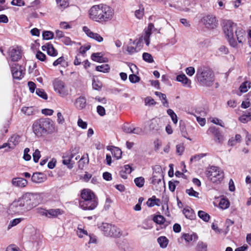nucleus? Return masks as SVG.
<instances>
[{"label":"nucleus","mask_w":251,"mask_h":251,"mask_svg":"<svg viewBox=\"0 0 251 251\" xmlns=\"http://www.w3.org/2000/svg\"><path fill=\"white\" fill-rule=\"evenodd\" d=\"M157 242L161 248H166L169 243V240L165 236H160L157 238Z\"/></svg>","instance_id":"27"},{"label":"nucleus","mask_w":251,"mask_h":251,"mask_svg":"<svg viewBox=\"0 0 251 251\" xmlns=\"http://www.w3.org/2000/svg\"><path fill=\"white\" fill-rule=\"evenodd\" d=\"M98 199L96 197L86 200L83 201H79V207L82 210H92L94 209L98 205Z\"/></svg>","instance_id":"10"},{"label":"nucleus","mask_w":251,"mask_h":251,"mask_svg":"<svg viewBox=\"0 0 251 251\" xmlns=\"http://www.w3.org/2000/svg\"><path fill=\"white\" fill-rule=\"evenodd\" d=\"M251 83L249 81H245L243 82L240 87L239 89L242 93H246L248 91V89L250 88Z\"/></svg>","instance_id":"35"},{"label":"nucleus","mask_w":251,"mask_h":251,"mask_svg":"<svg viewBox=\"0 0 251 251\" xmlns=\"http://www.w3.org/2000/svg\"><path fill=\"white\" fill-rule=\"evenodd\" d=\"M20 136L18 135L14 134L12 135L8 140V141L10 143L13 144V146L15 147L16 145H18L20 142Z\"/></svg>","instance_id":"37"},{"label":"nucleus","mask_w":251,"mask_h":251,"mask_svg":"<svg viewBox=\"0 0 251 251\" xmlns=\"http://www.w3.org/2000/svg\"><path fill=\"white\" fill-rule=\"evenodd\" d=\"M97 112L100 116H103L105 115V110L104 108L101 105H98L97 107Z\"/></svg>","instance_id":"62"},{"label":"nucleus","mask_w":251,"mask_h":251,"mask_svg":"<svg viewBox=\"0 0 251 251\" xmlns=\"http://www.w3.org/2000/svg\"><path fill=\"white\" fill-rule=\"evenodd\" d=\"M9 65L14 79L20 80L24 77L25 74V68L24 67L17 63L11 64L10 62H9Z\"/></svg>","instance_id":"7"},{"label":"nucleus","mask_w":251,"mask_h":251,"mask_svg":"<svg viewBox=\"0 0 251 251\" xmlns=\"http://www.w3.org/2000/svg\"><path fill=\"white\" fill-rule=\"evenodd\" d=\"M129 80L131 83H135L138 82L140 80V78L136 75L131 74L129 75Z\"/></svg>","instance_id":"54"},{"label":"nucleus","mask_w":251,"mask_h":251,"mask_svg":"<svg viewBox=\"0 0 251 251\" xmlns=\"http://www.w3.org/2000/svg\"><path fill=\"white\" fill-rule=\"evenodd\" d=\"M198 216L204 222H208L210 218L208 214L202 210L198 212Z\"/></svg>","instance_id":"39"},{"label":"nucleus","mask_w":251,"mask_h":251,"mask_svg":"<svg viewBox=\"0 0 251 251\" xmlns=\"http://www.w3.org/2000/svg\"><path fill=\"white\" fill-rule=\"evenodd\" d=\"M32 155L34 162L37 163L41 157L40 151L38 149H36L33 152Z\"/></svg>","instance_id":"57"},{"label":"nucleus","mask_w":251,"mask_h":251,"mask_svg":"<svg viewBox=\"0 0 251 251\" xmlns=\"http://www.w3.org/2000/svg\"><path fill=\"white\" fill-rule=\"evenodd\" d=\"M133 170V169L129 165H125L121 168L120 175L122 178L126 179L127 177V174H130Z\"/></svg>","instance_id":"20"},{"label":"nucleus","mask_w":251,"mask_h":251,"mask_svg":"<svg viewBox=\"0 0 251 251\" xmlns=\"http://www.w3.org/2000/svg\"><path fill=\"white\" fill-rule=\"evenodd\" d=\"M34 211L38 215L48 218V209L42 207H37L35 209Z\"/></svg>","instance_id":"34"},{"label":"nucleus","mask_w":251,"mask_h":251,"mask_svg":"<svg viewBox=\"0 0 251 251\" xmlns=\"http://www.w3.org/2000/svg\"><path fill=\"white\" fill-rule=\"evenodd\" d=\"M182 237L186 242H190L192 241H196L198 239V236L196 233H193L192 234L183 233Z\"/></svg>","instance_id":"24"},{"label":"nucleus","mask_w":251,"mask_h":251,"mask_svg":"<svg viewBox=\"0 0 251 251\" xmlns=\"http://www.w3.org/2000/svg\"><path fill=\"white\" fill-rule=\"evenodd\" d=\"M92 86L94 89L100 91L102 87V84L100 81L94 79L93 80Z\"/></svg>","instance_id":"43"},{"label":"nucleus","mask_w":251,"mask_h":251,"mask_svg":"<svg viewBox=\"0 0 251 251\" xmlns=\"http://www.w3.org/2000/svg\"><path fill=\"white\" fill-rule=\"evenodd\" d=\"M32 129L37 137H42L53 132L54 123L50 118H41L34 122Z\"/></svg>","instance_id":"1"},{"label":"nucleus","mask_w":251,"mask_h":251,"mask_svg":"<svg viewBox=\"0 0 251 251\" xmlns=\"http://www.w3.org/2000/svg\"><path fill=\"white\" fill-rule=\"evenodd\" d=\"M113 12L109 6L106 5H96L89 10L90 18L98 22H103L112 17Z\"/></svg>","instance_id":"2"},{"label":"nucleus","mask_w":251,"mask_h":251,"mask_svg":"<svg viewBox=\"0 0 251 251\" xmlns=\"http://www.w3.org/2000/svg\"><path fill=\"white\" fill-rule=\"evenodd\" d=\"M22 220V219L21 218H16L12 220L11 221H10L8 226V229H9L11 227L16 226L18 224H19Z\"/></svg>","instance_id":"53"},{"label":"nucleus","mask_w":251,"mask_h":251,"mask_svg":"<svg viewBox=\"0 0 251 251\" xmlns=\"http://www.w3.org/2000/svg\"><path fill=\"white\" fill-rule=\"evenodd\" d=\"M89 162L88 154H84L79 159V169H83V168L88 166Z\"/></svg>","instance_id":"23"},{"label":"nucleus","mask_w":251,"mask_h":251,"mask_svg":"<svg viewBox=\"0 0 251 251\" xmlns=\"http://www.w3.org/2000/svg\"><path fill=\"white\" fill-rule=\"evenodd\" d=\"M99 228L103 232L105 236L113 237H120L122 233L121 229L114 225L102 223Z\"/></svg>","instance_id":"5"},{"label":"nucleus","mask_w":251,"mask_h":251,"mask_svg":"<svg viewBox=\"0 0 251 251\" xmlns=\"http://www.w3.org/2000/svg\"><path fill=\"white\" fill-rule=\"evenodd\" d=\"M77 152L73 151L71 153L67 152L63 155L62 163L64 165H67L68 167L71 169L73 167V164L74 163V159L76 160L78 155L76 154Z\"/></svg>","instance_id":"12"},{"label":"nucleus","mask_w":251,"mask_h":251,"mask_svg":"<svg viewBox=\"0 0 251 251\" xmlns=\"http://www.w3.org/2000/svg\"><path fill=\"white\" fill-rule=\"evenodd\" d=\"M145 105H148L149 106H153L156 104V102L154 99L151 98V97H148L145 99Z\"/></svg>","instance_id":"55"},{"label":"nucleus","mask_w":251,"mask_h":251,"mask_svg":"<svg viewBox=\"0 0 251 251\" xmlns=\"http://www.w3.org/2000/svg\"><path fill=\"white\" fill-rule=\"evenodd\" d=\"M201 22L205 27L208 28H214L217 24L216 17L210 14L202 17L201 19Z\"/></svg>","instance_id":"14"},{"label":"nucleus","mask_w":251,"mask_h":251,"mask_svg":"<svg viewBox=\"0 0 251 251\" xmlns=\"http://www.w3.org/2000/svg\"><path fill=\"white\" fill-rule=\"evenodd\" d=\"M33 198V195L31 193H26L20 198L17 202V205L20 207L25 206L26 209L30 208L33 206L30 201Z\"/></svg>","instance_id":"11"},{"label":"nucleus","mask_w":251,"mask_h":251,"mask_svg":"<svg viewBox=\"0 0 251 251\" xmlns=\"http://www.w3.org/2000/svg\"><path fill=\"white\" fill-rule=\"evenodd\" d=\"M164 178V175H152L151 183L153 185L162 184L161 180Z\"/></svg>","instance_id":"26"},{"label":"nucleus","mask_w":251,"mask_h":251,"mask_svg":"<svg viewBox=\"0 0 251 251\" xmlns=\"http://www.w3.org/2000/svg\"><path fill=\"white\" fill-rule=\"evenodd\" d=\"M183 213L186 218L191 220H194L196 218V214L192 209L184 208L183 210Z\"/></svg>","instance_id":"25"},{"label":"nucleus","mask_w":251,"mask_h":251,"mask_svg":"<svg viewBox=\"0 0 251 251\" xmlns=\"http://www.w3.org/2000/svg\"><path fill=\"white\" fill-rule=\"evenodd\" d=\"M36 57L38 59L41 61H46L48 60L46 55L40 50L37 52Z\"/></svg>","instance_id":"50"},{"label":"nucleus","mask_w":251,"mask_h":251,"mask_svg":"<svg viewBox=\"0 0 251 251\" xmlns=\"http://www.w3.org/2000/svg\"><path fill=\"white\" fill-rule=\"evenodd\" d=\"M153 221L157 224L162 225L165 221V218L162 215H156L153 218Z\"/></svg>","instance_id":"46"},{"label":"nucleus","mask_w":251,"mask_h":251,"mask_svg":"<svg viewBox=\"0 0 251 251\" xmlns=\"http://www.w3.org/2000/svg\"><path fill=\"white\" fill-rule=\"evenodd\" d=\"M92 177V175L91 174L88 173L87 172H85L83 176H79V179L85 182H88Z\"/></svg>","instance_id":"51"},{"label":"nucleus","mask_w":251,"mask_h":251,"mask_svg":"<svg viewBox=\"0 0 251 251\" xmlns=\"http://www.w3.org/2000/svg\"><path fill=\"white\" fill-rule=\"evenodd\" d=\"M167 113L171 117L173 123L176 124L178 121L177 117L174 111L171 109H169L167 110Z\"/></svg>","instance_id":"44"},{"label":"nucleus","mask_w":251,"mask_h":251,"mask_svg":"<svg viewBox=\"0 0 251 251\" xmlns=\"http://www.w3.org/2000/svg\"><path fill=\"white\" fill-rule=\"evenodd\" d=\"M235 33L236 35V36H244L245 34V31L241 27H237L236 28V30H235Z\"/></svg>","instance_id":"60"},{"label":"nucleus","mask_w":251,"mask_h":251,"mask_svg":"<svg viewBox=\"0 0 251 251\" xmlns=\"http://www.w3.org/2000/svg\"><path fill=\"white\" fill-rule=\"evenodd\" d=\"M239 120L242 123L245 124L251 120V108L246 111L239 118Z\"/></svg>","instance_id":"21"},{"label":"nucleus","mask_w":251,"mask_h":251,"mask_svg":"<svg viewBox=\"0 0 251 251\" xmlns=\"http://www.w3.org/2000/svg\"><path fill=\"white\" fill-rule=\"evenodd\" d=\"M229 206V202L227 199H222L219 202V206L223 209L227 208Z\"/></svg>","instance_id":"49"},{"label":"nucleus","mask_w":251,"mask_h":251,"mask_svg":"<svg viewBox=\"0 0 251 251\" xmlns=\"http://www.w3.org/2000/svg\"><path fill=\"white\" fill-rule=\"evenodd\" d=\"M91 48V45L89 44L85 45L79 48V53L84 54L88 50Z\"/></svg>","instance_id":"61"},{"label":"nucleus","mask_w":251,"mask_h":251,"mask_svg":"<svg viewBox=\"0 0 251 251\" xmlns=\"http://www.w3.org/2000/svg\"><path fill=\"white\" fill-rule=\"evenodd\" d=\"M207 245L202 241H200L196 246V251H207Z\"/></svg>","instance_id":"29"},{"label":"nucleus","mask_w":251,"mask_h":251,"mask_svg":"<svg viewBox=\"0 0 251 251\" xmlns=\"http://www.w3.org/2000/svg\"><path fill=\"white\" fill-rule=\"evenodd\" d=\"M153 172L152 175H158L159 174L161 175H163L162 168L160 165H155L153 168Z\"/></svg>","instance_id":"58"},{"label":"nucleus","mask_w":251,"mask_h":251,"mask_svg":"<svg viewBox=\"0 0 251 251\" xmlns=\"http://www.w3.org/2000/svg\"><path fill=\"white\" fill-rule=\"evenodd\" d=\"M179 128H180V130L182 136L183 137H184V138H187L190 140L191 139H190L189 138L187 137L188 133L186 131V127L185 126V124H184V122H183L182 121H179Z\"/></svg>","instance_id":"32"},{"label":"nucleus","mask_w":251,"mask_h":251,"mask_svg":"<svg viewBox=\"0 0 251 251\" xmlns=\"http://www.w3.org/2000/svg\"><path fill=\"white\" fill-rule=\"evenodd\" d=\"M91 38L94 39L98 42H101L103 40V38L98 33L94 32Z\"/></svg>","instance_id":"63"},{"label":"nucleus","mask_w":251,"mask_h":251,"mask_svg":"<svg viewBox=\"0 0 251 251\" xmlns=\"http://www.w3.org/2000/svg\"><path fill=\"white\" fill-rule=\"evenodd\" d=\"M6 251H20L18 247H16L14 245H10L7 247Z\"/></svg>","instance_id":"64"},{"label":"nucleus","mask_w":251,"mask_h":251,"mask_svg":"<svg viewBox=\"0 0 251 251\" xmlns=\"http://www.w3.org/2000/svg\"><path fill=\"white\" fill-rule=\"evenodd\" d=\"M186 193L190 196H193L196 198L199 197V193L195 191L193 188L186 190Z\"/></svg>","instance_id":"56"},{"label":"nucleus","mask_w":251,"mask_h":251,"mask_svg":"<svg viewBox=\"0 0 251 251\" xmlns=\"http://www.w3.org/2000/svg\"><path fill=\"white\" fill-rule=\"evenodd\" d=\"M206 155H207L206 153H200V154H196L195 155L192 156L191 157L190 161L193 162V161H199L201 158H203V157L206 156Z\"/></svg>","instance_id":"52"},{"label":"nucleus","mask_w":251,"mask_h":251,"mask_svg":"<svg viewBox=\"0 0 251 251\" xmlns=\"http://www.w3.org/2000/svg\"><path fill=\"white\" fill-rule=\"evenodd\" d=\"M142 57L143 59L148 63H151L154 61L153 57L150 53L144 52L143 53Z\"/></svg>","instance_id":"45"},{"label":"nucleus","mask_w":251,"mask_h":251,"mask_svg":"<svg viewBox=\"0 0 251 251\" xmlns=\"http://www.w3.org/2000/svg\"><path fill=\"white\" fill-rule=\"evenodd\" d=\"M30 150L28 148H26L24 149L23 158L25 161H29L31 159V156L28 154Z\"/></svg>","instance_id":"59"},{"label":"nucleus","mask_w":251,"mask_h":251,"mask_svg":"<svg viewBox=\"0 0 251 251\" xmlns=\"http://www.w3.org/2000/svg\"><path fill=\"white\" fill-rule=\"evenodd\" d=\"M27 181L22 177H14L11 180L12 185L16 187H25L27 184Z\"/></svg>","instance_id":"15"},{"label":"nucleus","mask_w":251,"mask_h":251,"mask_svg":"<svg viewBox=\"0 0 251 251\" xmlns=\"http://www.w3.org/2000/svg\"><path fill=\"white\" fill-rule=\"evenodd\" d=\"M47 179V176L43 173L36 172L33 173L31 176L32 182L36 183H40L44 182Z\"/></svg>","instance_id":"16"},{"label":"nucleus","mask_w":251,"mask_h":251,"mask_svg":"<svg viewBox=\"0 0 251 251\" xmlns=\"http://www.w3.org/2000/svg\"><path fill=\"white\" fill-rule=\"evenodd\" d=\"M96 70L100 72L107 73L110 70V67L108 64H102L97 66L96 68Z\"/></svg>","instance_id":"36"},{"label":"nucleus","mask_w":251,"mask_h":251,"mask_svg":"<svg viewBox=\"0 0 251 251\" xmlns=\"http://www.w3.org/2000/svg\"><path fill=\"white\" fill-rule=\"evenodd\" d=\"M47 53L51 56H56L57 55L58 52L57 50L54 48L52 44L50 43L49 47L48 49Z\"/></svg>","instance_id":"41"},{"label":"nucleus","mask_w":251,"mask_h":251,"mask_svg":"<svg viewBox=\"0 0 251 251\" xmlns=\"http://www.w3.org/2000/svg\"><path fill=\"white\" fill-rule=\"evenodd\" d=\"M207 134H212L214 136V140L217 144L222 145L225 141V137L220 128L215 126L209 127L207 131Z\"/></svg>","instance_id":"8"},{"label":"nucleus","mask_w":251,"mask_h":251,"mask_svg":"<svg viewBox=\"0 0 251 251\" xmlns=\"http://www.w3.org/2000/svg\"><path fill=\"white\" fill-rule=\"evenodd\" d=\"M21 111L25 114L30 116L34 114V108L33 107H24L21 109Z\"/></svg>","instance_id":"47"},{"label":"nucleus","mask_w":251,"mask_h":251,"mask_svg":"<svg viewBox=\"0 0 251 251\" xmlns=\"http://www.w3.org/2000/svg\"><path fill=\"white\" fill-rule=\"evenodd\" d=\"M53 85L54 91L61 96L65 97L68 95V90L63 81L56 78L53 81Z\"/></svg>","instance_id":"9"},{"label":"nucleus","mask_w":251,"mask_h":251,"mask_svg":"<svg viewBox=\"0 0 251 251\" xmlns=\"http://www.w3.org/2000/svg\"><path fill=\"white\" fill-rule=\"evenodd\" d=\"M107 150H110L111 151L114 157L116 158L117 159H119L121 158L122 151L120 148L111 146L109 148H108Z\"/></svg>","instance_id":"22"},{"label":"nucleus","mask_w":251,"mask_h":251,"mask_svg":"<svg viewBox=\"0 0 251 251\" xmlns=\"http://www.w3.org/2000/svg\"><path fill=\"white\" fill-rule=\"evenodd\" d=\"M176 80L181 82L183 85L186 86L189 88H191V81L184 74L179 75L176 76Z\"/></svg>","instance_id":"19"},{"label":"nucleus","mask_w":251,"mask_h":251,"mask_svg":"<svg viewBox=\"0 0 251 251\" xmlns=\"http://www.w3.org/2000/svg\"><path fill=\"white\" fill-rule=\"evenodd\" d=\"M80 196L83 201L96 197L93 192L89 189H84L81 191Z\"/></svg>","instance_id":"18"},{"label":"nucleus","mask_w":251,"mask_h":251,"mask_svg":"<svg viewBox=\"0 0 251 251\" xmlns=\"http://www.w3.org/2000/svg\"><path fill=\"white\" fill-rule=\"evenodd\" d=\"M91 59L95 62L101 63L103 61V58L100 52L93 53L91 56Z\"/></svg>","instance_id":"31"},{"label":"nucleus","mask_w":251,"mask_h":251,"mask_svg":"<svg viewBox=\"0 0 251 251\" xmlns=\"http://www.w3.org/2000/svg\"><path fill=\"white\" fill-rule=\"evenodd\" d=\"M237 24L230 20H224L223 22V28L224 33L229 45L233 48L237 47V43L233 37L234 31L237 28Z\"/></svg>","instance_id":"4"},{"label":"nucleus","mask_w":251,"mask_h":251,"mask_svg":"<svg viewBox=\"0 0 251 251\" xmlns=\"http://www.w3.org/2000/svg\"><path fill=\"white\" fill-rule=\"evenodd\" d=\"M43 39L49 40L54 38V33L51 31H44L42 33Z\"/></svg>","instance_id":"38"},{"label":"nucleus","mask_w":251,"mask_h":251,"mask_svg":"<svg viewBox=\"0 0 251 251\" xmlns=\"http://www.w3.org/2000/svg\"><path fill=\"white\" fill-rule=\"evenodd\" d=\"M155 95L158 97L160 99L162 100V103L164 106L168 107L169 102L167 99V97L165 94H163L160 92H155Z\"/></svg>","instance_id":"28"},{"label":"nucleus","mask_w":251,"mask_h":251,"mask_svg":"<svg viewBox=\"0 0 251 251\" xmlns=\"http://www.w3.org/2000/svg\"><path fill=\"white\" fill-rule=\"evenodd\" d=\"M64 211L60 208L48 209V218H55L59 215L63 214Z\"/></svg>","instance_id":"17"},{"label":"nucleus","mask_w":251,"mask_h":251,"mask_svg":"<svg viewBox=\"0 0 251 251\" xmlns=\"http://www.w3.org/2000/svg\"><path fill=\"white\" fill-rule=\"evenodd\" d=\"M36 94L44 100H47L48 96L47 93L42 89L37 88L36 90Z\"/></svg>","instance_id":"48"},{"label":"nucleus","mask_w":251,"mask_h":251,"mask_svg":"<svg viewBox=\"0 0 251 251\" xmlns=\"http://www.w3.org/2000/svg\"><path fill=\"white\" fill-rule=\"evenodd\" d=\"M134 183L136 186L139 188L142 187L145 183V179L142 176L136 177L134 180Z\"/></svg>","instance_id":"42"},{"label":"nucleus","mask_w":251,"mask_h":251,"mask_svg":"<svg viewBox=\"0 0 251 251\" xmlns=\"http://www.w3.org/2000/svg\"><path fill=\"white\" fill-rule=\"evenodd\" d=\"M208 178L213 183H220L224 178L223 172L218 167L211 166L206 171Z\"/></svg>","instance_id":"6"},{"label":"nucleus","mask_w":251,"mask_h":251,"mask_svg":"<svg viewBox=\"0 0 251 251\" xmlns=\"http://www.w3.org/2000/svg\"><path fill=\"white\" fill-rule=\"evenodd\" d=\"M22 50L20 47H12L9 49L8 56L11 61H18L22 58Z\"/></svg>","instance_id":"13"},{"label":"nucleus","mask_w":251,"mask_h":251,"mask_svg":"<svg viewBox=\"0 0 251 251\" xmlns=\"http://www.w3.org/2000/svg\"><path fill=\"white\" fill-rule=\"evenodd\" d=\"M149 128L152 131H156L159 129V126L156 120L153 119L151 121Z\"/></svg>","instance_id":"30"},{"label":"nucleus","mask_w":251,"mask_h":251,"mask_svg":"<svg viewBox=\"0 0 251 251\" xmlns=\"http://www.w3.org/2000/svg\"><path fill=\"white\" fill-rule=\"evenodd\" d=\"M61 9H65L67 7L69 4V0H55Z\"/></svg>","instance_id":"40"},{"label":"nucleus","mask_w":251,"mask_h":251,"mask_svg":"<svg viewBox=\"0 0 251 251\" xmlns=\"http://www.w3.org/2000/svg\"><path fill=\"white\" fill-rule=\"evenodd\" d=\"M196 78L201 85L210 87L214 81V74L210 68L201 66L197 69Z\"/></svg>","instance_id":"3"},{"label":"nucleus","mask_w":251,"mask_h":251,"mask_svg":"<svg viewBox=\"0 0 251 251\" xmlns=\"http://www.w3.org/2000/svg\"><path fill=\"white\" fill-rule=\"evenodd\" d=\"M155 201L160 202L159 199H157L155 196H153L151 198L149 199L147 201V205L149 207H153L154 205L159 206L160 204L155 203Z\"/></svg>","instance_id":"33"}]
</instances>
